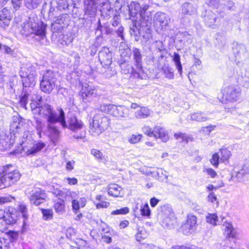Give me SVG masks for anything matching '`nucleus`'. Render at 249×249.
<instances>
[{
    "instance_id": "f257e3e1",
    "label": "nucleus",
    "mask_w": 249,
    "mask_h": 249,
    "mask_svg": "<svg viewBox=\"0 0 249 249\" xmlns=\"http://www.w3.org/2000/svg\"><path fill=\"white\" fill-rule=\"evenodd\" d=\"M37 102L31 104L33 113L34 114H38L40 117H43L47 120V128L49 135L53 142L57 141L59 136L60 131L55 125L59 123L63 127H67L65 120V113L62 109H60L58 113L54 111L48 104L41 106L42 97H37Z\"/></svg>"
},
{
    "instance_id": "f03ea898",
    "label": "nucleus",
    "mask_w": 249,
    "mask_h": 249,
    "mask_svg": "<svg viewBox=\"0 0 249 249\" xmlns=\"http://www.w3.org/2000/svg\"><path fill=\"white\" fill-rule=\"evenodd\" d=\"M152 1L148 0V4L141 5L139 21H135L130 28V33L135 36V40H139V36H142V41L145 43H150L152 40V15L150 12L147 11L149 4Z\"/></svg>"
},
{
    "instance_id": "7ed1b4c3",
    "label": "nucleus",
    "mask_w": 249,
    "mask_h": 249,
    "mask_svg": "<svg viewBox=\"0 0 249 249\" xmlns=\"http://www.w3.org/2000/svg\"><path fill=\"white\" fill-rule=\"evenodd\" d=\"M47 26L42 21L36 22L30 20L24 23L22 30L24 34H34L44 39L46 37Z\"/></svg>"
},
{
    "instance_id": "20e7f679",
    "label": "nucleus",
    "mask_w": 249,
    "mask_h": 249,
    "mask_svg": "<svg viewBox=\"0 0 249 249\" xmlns=\"http://www.w3.org/2000/svg\"><path fill=\"white\" fill-rule=\"evenodd\" d=\"M57 74L53 71L48 70L43 74L40 81L41 90L46 93H50L56 87Z\"/></svg>"
},
{
    "instance_id": "39448f33",
    "label": "nucleus",
    "mask_w": 249,
    "mask_h": 249,
    "mask_svg": "<svg viewBox=\"0 0 249 249\" xmlns=\"http://www.w3.org/2000/svg\"><path fill=\"white\" fill-rule=\"evenodd\" d=\"M9 166H4L6 169L2 176L0 177V189L9 187L17 183L19 179L21 174L18 170L10 171Z\"/></svg>"
},
{
    "instance_id": "423d86ee",
    "label": "nucleus",
    "mask_w": 249,
    "mask_h": 249,
    "mask_svg": "<svg viewBox=\"0 0 249 249\" xmlns=\"http://www.w3.org/2000/svg\"><path fill=\"white\" fill-rule=\"evenodd\" d=\"M36 68L31 64H27L25 67H22L20 75L22 78L23 87L32 89L35 84V77L36 76Z\"/></svg>"
},
{
    "instance_id": "0eeeda50",
    "label": "nucleus",
    "mask_w": 249,
    "mask_h": 249,
    "mask_svg": "<svg viewBox=\"0 0 249 249\" xmlns=\"http://www.w3.org/2000/svg\"><path fill=\"white\" fill-rule=\"evenodd\" d=\"M108 125V119L102 114H96L90 124L89 132L93 136H98L106 129Z\"/></svg>"
},
{
    "instance_id": "6e6552de",
    "label": "nucleus",
    "mask_w": 249,
    "mask_h": 249,
    "mask_svg": "<svg viewBox=\"0 0 249 249\" xmlns=\"http://www.w3.org/2000/svg\"><path fill=\"white\" fill-rule=\"evenodd\" d=\"M132 54L133 65L135 67V68L132 67V74L134 77L142 79L143 78L142 75L143 73V70L141 51L139 49L134 47L132 50Z\"/></svg>"
},
{
    "instance_id": "1a4fd4ad",
    "label": "nucleus",
    "mask_w": 249,
    "mask_h": 249,
    "mask_svg": "<svg viewBox=\"0 0 249 249\" xmlns=\"http://www.w3.org/2000/svg\"><path fill=\"white\" fill-rule=\"evenodd\" d=\"M161 225L164 228L171 229L176 223V219L171 207L168 205L161 207Z\"/></svg>"
},
{
    "instance_id": "9d476101",
    "label": "nucleus",
    "mask_w": 249,
    "mask_h": 249,
    "mask_svg": "<svg viewBox=\"0 0 249 249\" xmlns=\"http://www.w3.org/2000/svg\"><path fill=\"white\" fill-rule=\"evenodd\" d=\"M47 197L45 191L39 188L33 189L31 192L30 200L31 203L38 206L43 203Z\"/></svg>"
},
{
    "instance_id": "9b49d317",
    "label": "nucleus",
    "mask_w": 249,
    "mask_h": 249,
    "mask_svg": "<svg viewBox=\"0 0 249 249\" xmlns=\"http://www.w3.org/2000/svg\"><path fill=\"white\" fill-rule=\"evenodd\" d=\"M240 95V91L231 86L226 88L223 93V98L231 102L237 101L239 100Z\"/></svg>"
},
{
    "instance_id": "f8f14e48",
    "label": "nucleus",
    "mask_w": 249,
    "mask_h": 249,
    "mask_svg": "<svg viewBox=\"0 0 249 249\" xmlns=\"http://www.w3.org/2000/svg\"><path fill=\"white\" fill-rule=\"evenodd\" d=\"M99 61L105 69L109 68L112 62V54L107 47H103L98 54Z\"/></svg>"
},
{
    "instance_id": "ddd939ff",
    "label": "nucleus",
    "mask_w": 249,
    "mask_h": 249,
    "mask_svg": "<svg viewBox=\"0 0 249 249\" xmlns=\"http://www.w3.org/2000/svg\"><path fill=\"white\" fill-rule=\"evenodd\" d=\"M197 218L196 216L189 214L186 222L182 226V230L185 235H189L195 231L196 226Z\"/></svg>"
},
{
    "instance_id": "4468645a",
    "label": "nucleus",
    "mask_w": 249,
    "mask_h": 249,
    "mask_svg": "<svg viewBox=\"0 0 249 249\" xmlns=\"http://www.w3.org/2000/svg\"><path fill=\"white\" fill-rule=\"evenodd\" d=\"M196 7L191 2H186L184 3L181 6V12L179 13V17L181 22L186 15H194L196 14Z\"/></svg>"
},
{
    "instance_id": "2eb2a0df",
    "label": "nucleus",
    "mask_w": 249,
    "mask_h": 249,
    "mask_svg": "<svg viewBox=\"0 0 249 249\" xmlns=\"http://www.w3.org/2000/svg\"><path fill=\"white\" fill-rule=\"evenodd\" d=\"M232 51L235 55V60L238 62L245 60L248 56L247 49L243 44H235L232 48Z\"/></svg>"
},
{
    "instance_id": "dca6fc26",
    "label": "nucleus",
    "mask_w": 249,
    "mask_h": 249,
    "mask_svg": "<svg viewBox=\"0 0 249 249\" xmlns=\"http://www.w3.org/2000/svg\"><path fill=\"white\" fill-rule=\"evenodd\" d=\"M154 21L156 25H159L161 29H164L169 23L170 18L167 14L158 12L154 16Z\"/></svg>"
},
{
    "instance_id": "f3484780",
    "label": "nucleus",
    "mask_w": 249,
    "mask_h": 249,
    "mask_svg": "<svg viewBox=\"0 0 249 249\" xmlns=\"http://www.w3.org/2000/svg\"><path fill=\"white\" fill-rule=\"evenodd\" d=\"M130 114L129 109L124 106H115L112 115L119 118H125L129 117Z\"/></svg>"
},
{
    "instance_id": "a211bd4d",
    "label": "nucleus",
    "mask_w": 249,
    "mask_h": 249,
    "mask_svg": "<svg viewBox=\"0 0 249 249\" xmlns=\"http://www.w3.org/2000/svg\"><path fill=\"white\" fill-rule=\"evenodd\" d=\"M24 125L23 121L17 118H14L13 121L10 124V131L11 135H15L19 134L23 130Z\"/></svg>"
},
{
    "instance_id": "6ab92c4d",
    "label": "nucleus",
    "mask_w": 249,
    "mask_h": 249,
    "mask_svg": "<svg viewBox=\"0 0 249 249\" xmlns=\"http://www.w3.org/2000/svg\"><path fill=\"white\" fill-rule=\"evenodd\" d=\"M11 17L10 11L6 8L0 11V26L5 28L9 25Z\"/></svg>"
},
{
    "instance_id": "aec40b11",
    "label": "nucleus",
    "mask_w": 249,
    "mask_h": 249,
    "mask_svg": "<svg viewBox=\"0 0 249 249\" xmlns=\"http://www.w3.org/2000/svg\"><path fill=\"white\" fill-rule=\"evenodd\" d=\"M13 140L3 132L0 134V150L5 151L11 147Z\"/></svg>"
},
{
    "instance_id": "412c9836",
    "label": "nucleus",
    "mask_w": 249,
    "mask_h": 249,
    "mask_svg": "<svg viewBox=\"0 0 249 249\" xmlns=\"http://www.w3.org/2000/svg\"><path fill=\"white\" fill-rule=\"evenodd\" d=\"M204 21L205 24L209 27L214 28L217 25L218 21H217L216 15L213 12H208L204 17Z\"/></svg>"
},
{
    "instance_id": "4be33fe9",
    "label": "nucleus",
    "mask_w": 249,
    "mask_h": 249,
    "mask_svg": "<svg viewBox=\"0 0 249 249\" xmlns=\"http://www.w3.org/2000/svg\"><path fill=\"white\" fill-rule=\"evenodd\" d=\"M111 24L114 27H118L117 29H114V30L117 33L118 36L121 37L123 40H124V37L123 35L124 27L121 24L119 17L117 16L114 17L111 20Z\"/></svg>"
},
{
    "instance_id": "5701e85b",
    "label": "nucleus",
    "mask_w": 249,
    "mask_h": 249,
    "mask_svg": "<svg viewBox=\"0 0 249 249\" xmlns=\"http://www.w3.org/2000/svg\"><path fill=\"white\" fill-rule=\"evenodd\" d=\"M68 121L69 128L73 131H76L81 129L83 125V124L81 121L78 120L75 116L71 117Z\"/></svg>"
},
{
    "instance_id": "b1692460",
    "label": "nucleus",
    "mask_w": 249,
    "mask_h": 249,
    "mask_svg": "<svg viewBox=\"0 0 249 249\" xmlns=\"http://www.w3.org/2000/svg\"><path fill=\"white\" fill-rule=\"evenodd\" d=\"M46 146V144L43 142H39L33 145L30 149H28L25 152L28 156H33L41 151Z\"/></svg>"
},
{
    "instance_id": "393cba45",
    "label": "nucleus",
    "mask_w": 249,
    "mask_h": 249,
    "mask_svg": "<svg viewBox=\"0 0 249 249\" xmlns=\"http://www.w3.org/2000/svg\"><path fill=\"white\" fill-rule=\"evenodd\" d=\"M155 132L157 133L155 135V138H160L164 142H166L168 140L169 136L163 128L160 126H156L155 127Z\"/></svg>"
},
{
    "instance_id": "a878e982",
    "label": "nucleus",
    "mask_w": 249,
    "mask_h": 249,
    "mask_svg": "<svg viewBox=\"0 0 249 249\" xmlns=\"http://www.w3.org/2000/svg\"><path fill=\"white\" fill-rule=\"evenodd\" d=\"M122 187L116 184L110 185L108 188V194L114 197L122 196Z\"/></svg>"
},
{
    "instance_id": "bb28decb",
    "label": "nucleus",
    "mask_w": 249,
    "mask_h": 249,
    "mask_svg": "<svg viewBox=\"0 0 249 249\" xmlns=\"http://www.w3.org/2000/svg\"><path fill=\"white\" fill-rule=\"evenodd\" d=\"M190 119L197 122H205L209 119L207 114L201 111H197L190 115Z\"/></svg>"
},
{
    "instance_id": "cd10ccee",
    "label": "nucleus",
    "mask_w": 249,
    "mask_h": 249,
    "mask_svg": "<svg viewBox=\"0 0 249 249\" xmlns=\"http://www.w3.org/2000/svg\"><path fill=\"white\" fill-rule=\"evenodd\" d=\"M151 113V110L147 107H141L140 109L135 112V116L137 119H146L150 116Z\"/></svg>"
},
{
    "instance_id": "c85d7f7f",
    "label": "nucleus",
    "mask_w": 249,
    "mask_h": 249,
    "mask_svg": "<svg viewBox=\"0 0 249 249\" xmlns=\"http://www.w3.org/2000/svg\"><path fill=\"white\" fill-rule=\"evenodd\" d=\"M33 89V88L32 89H30L29 87H23V94L20 98L19 104L22 107L25 109L27 108L26 104L27 103V100L29 95V92H31Z\"/></svg>"
},
{
    "instance_id": "c756f323",
    "label": "nucleus",
    "mask_w": 249,
    "mask_h": 249,
    "mask_svg": "<svg viewBox=\"0 0 249 249\" xmlns=\"http://www.w3.org/2000/svg\"><path fill=\"white\" fill-rule=\"evenodd\" d=\"M95 89L88 84L83 86L81 89V94L83 98L92 96L94 94Z\"/></svg>"
},
{
    "instance_id": "7c9ffc66",
    "label": "nucleus",
    "mask_w": 249,
    "mask_h": 249,
    "mask_svg": "<svg viewBox=\"0 0 249 249\" xmlns=\"http://www.w3.org/2000/svg\"><path fill=\"white\" fill-rule=\"evenodd\" d=\"M236 176L239 178H248L249 177V163L245 164L242 168L237 172Z\"/></svg>"
},
{
    "instance_id": "2f4dec72",
    "label": "nucleus",
    "mask_w": 249,
    "mask_h": 249,
    "mask_svg": "<svg viewBox=\"0 0 249 249\" xmlns=\"http://www.w3.org/2000/svg\"><path fill=\"white\" fill-rule=\"evenodd\" d=\"M129 10L131 16H134L138 14L140 16L141 5L138 2H131L129 6Z\"/></svg>"
},
{
    "instance_id": "473e14b6",
    "label": "nucleus",
    "mask_w": 249,
    "mask_h": 249,
    "mask_svg": "<svg viewBox=\"0 0 249 249\" xmlns=\"http://www.w3.org/2000/svg\"><path fill=\"white\" fill-rule=\"evenodd\" d=\"M137 232L136 234V239L140 242L142 240L145 239L148 236V233L143 227L137 226Z\"/></svg>"
},
{
    "instance_id": "72a5a7b5",
    "label": "nucleus",
    "mask_w": 249,
    "mask_h": 249,
    "mask_svg": "<svg viewBox=\"0 0 249 249\" xmlns=\"http://www.w3.org/2000/svg\"><path fill=\"white\" fill-rule=\"evenodd\" d=\"M3 220L6 224L11 225L17 221V217L15 214L9 213H6L2 217Z\"/></svg>"
},
{
    "instance_id": "f704fd0d",
    "label": "nucleus",
    "mask_w": 249,
    "mask_h": 249,
    "mask_svg": "<svg viewBox=\"0 0 249 249\" xmlns=\"http://www.w3.org/2000/svg\"><path fill=\"white\" fill-rule=\"evenodd\" d=\"M53 208L56 213L59 214H63L65 213V205L64 200H60L55 202Z\"/></svg>"
},
{
    "instance_id": "c9c22d12",
    "label": "nucleus",
    "mask_w": 249,
    "mask_h": 249,
    "mask_svg": "<svg viewBox=\"0 0 249 249\" xmlns=\"http://www.w3.org/2000/svg\"><path fill=\"white\" fill-rule=\"evenodd\" d=\"M162 71L165 75V77L170 79H173L174 78V71L172 68L168 65H164L162 69Z\"/></svg>"
},
{
    "instance_id": "e433bc0d",
    "label": "nucleus",
    "mask_w": 249,
    "mask_h": 249,
    "mask_svg": "<svg viewBox=\"0 0 249 249\" xmlns=\"http://www.w3.org/2000/svg\"><path fill=\"white\" fill-rule=\"evenodd\" d=\"M114 107V105L104 104L100 105L98 107V110L112 115Z\"/></svg>"
},
{
    "instance_id": "4c0bfd02",
    "label": "nucleus",
    "mask_w": 249,
    "mask_h": 249,
    "mask_svg": "<svg viewBox=\"0 0 249 249\" xmlns=\"http://www.w3.org/2000/svg\"><path fill=\"white\" fill-rule=\"evenodd\" d=\"M173 59L178 72L179 73L180 75H181L182 72V68L180 62V55L178 53H174Z\"/></svg>"
},
{
    "instance_id": "58836bf2",
    "label": "nucleus",
    "mask_w": 249,
    "mask_h": 249,
    "mask_svg": "<svg viewBox=\"0 0 249 249\" xmlns=\"http://www.w3.org/2000/svg\"><path fill=\"white\" fill-rule=\"evenodd\" d=\"M225 233L228 237L235 238L236 232L231 224L227 223L225 225Z\"/></svg>"
},
{
    "instance_id": "ea45409f",
    "label": "nucleus",
    "mask_w": 249,
    "mask_h": 249,
    "mask_svg": "<svg viewBox=\"0 0 249 249\" xmlns=\"http://www.w3.org/2000/svg\"><path fill=\"white\" fill-rule=\"evenodd\" d=\"M104 32H105L107 34L110 33V29L107 28L106 27H103L101 24L100 20L99 19L98 25L96 28L95 34L98 36H101Z\"/></svg>"
},
{
    "instance_id": "a19ab883",
    "label": "nucleus",
    "mask_w": 249,
    "mask_h": 249,
    "mask_svg": "<svg viewBox=\"0 0 249 249\" xmlns=\"http://www.w3.org/2000/svg\"><path fill=\"white\" fill-rule=\"evenodd\" d=\"M57 196L58 199L60 200H69V195H70V191L64 189L63 190H58L57 191Z\"/></svg>"
},
{
    "instance_id": "79ce46f5",
    "label": "nucleus",
    "mask_w": 249,
    "mask_h": 249,
    "mask_svg": "<svg viewBox=\"0 0 249 249\" xmlns=\"http://www.w3.org/2000/svg\"><path fill=\"white\" fill-rule=\"evenodd\" d=\"M42 0H25V6L29 9H33L37 7Z\"/></svg>"
},
{
    "instance_id": "37998d69",
    "label": "nucleus",
    "mask_w": 249,
    "mask_h": 249,
    "mask_svg": "<svg viewBox=\"0 0 249 249\" xmlns=\"http://www.w3.org/2000/svg\"><path fill=\"white\" fill-rule=\"evenodd\" d=\"M9 54L12 56H14V52L8 46L2 44L0 42V53Z\"/></svg>"
},
{
    "instance_id": "c03bdc74",
    "label": "nucleus",
    "mask_w": 249,
    "mask_h": 249,
    "mask_svg": "<svg viewBox=\"0 0 249 249\" xmlns=\"http://www.w3.org/2000/svg\"><path fill=\"white\" fill-rule=\"evenodd\" d=\"M221 158L220 160L222 162H226L228 161L230 156H231V151L227 149H221L220 150Z\"/></svg>"
},
{
    "instance_id": "a18cd8bd",
    "label": "nucleus",
    "mask_w": 249,
    "mask_h": 249,
    "mask_svg": "<svg viewBox=\"0 0 249 249\" xmlns=\"http://www.w3.org/2000/svg\"><path fill=\"white\" fill-rule=\"evenodd\" d=\"M174 137L176 139H181L182 142H184L186 143L188 142L189 141L192 140V138L190 137L186 133H175Z\"/></svg>"
},
{
    "instance_id": "49530a36",
    "label": "nucleus",
    "mask_w": 249,
    "mask_h": 249,
    "mask_svg": "<svg viewBox=\"0 0 249 249\" xmlns=\"http://www.w3.org/2000/svg\"><path fill=\"white\" fill-rule=\"evenodd\" d=\"M43 217L44 220H49L53 218V212L52 209H41Z\"/></svg>"
},
{
    "instance_id": "de8ad7c7",
    "label": "nucleus",
    "mask_w": 249,
    "mask_h": 249,
    "mask_svg": "<svg viewBox=\"0 0 249 249\" xmlns=\"http://www.w3.org/2000/svg\"><path fill=\"white\" fill-rule=\"evenodd\" d=\"M142 131L143 133L150 137H154L156 133L155 132V127L153 130L149 126H144L142 127Z\"/></svg>"
},
{
    "instance_id": "09e8293b",
    "label": "nucleus",
    "mask_w": 249,
    "mask_h": 249,
    "mask_svg": "<svg viewBox=\"0 0 249 249\" xmlns=\"http://www.w3.org/2000/svg\"><path fill=\"white\" fill-rule=\"evenodd\" d=\"M129 212V209L128 207H125L120 209H117L114 211H113L111 214L112 215H119V214H126L128 213Z\"/></svg>"
},
{
    "instance_id": "8fccbe9b",
    "label": "nucleus",
    "mask_w": 249,
    "mask_h": 249,
    "mask_svg": "<svg viewBox=\"0 0 249 249\" xmlns=\"http://www.w3.org/2000/svg\"><path fill=\"white\" fill-rule=\"evenodd\" d=\"M18 210L21 213L22 215L24 218V223H25V220L27 219L28 217L26 206L24 204L19 205Z\"/></svg>"
},
{
    "instance_id": "3c124183",
    "label": "nucleus",
    "mask_w": 249,
    "mask_h": 249,
    "mask_svg": "<svg viewBox=\"0 0 249 249\" xmlns=\"http://www.w3.org/2000/svg\"><path fill=\"white\" fill-rule=\"evenodd\" d=\"M142 138V135L140 134H132L128 139V142L131 143H136L140 141Z\"/></svg>"
},
{
    "instance_id": "603ef678",
    "label": "nucleus",
    "mask_w": 249,
    "mask_h": 249,
    "mask_svg": "<svg viewBox=\"0 0 249 249\" xmlns=\"http://www.w3.org/2000/svg\"><path fill=\"white\" fill-rule=\"evenodd\" d=\"M206 221L208 223L212 224L213 225H216V221H217V216L214 214H209L206 217Z\"/></svg>"
},
{
    "instance_id": "864d4df0",
    "label": "nucleus",
    "mask_w": 249,
    "mask_h": 249,
    "mask_svg": "<svg viewBox=\"0 0 249 249\" xmlns=\"http://www.w3.org/2000/svg\"><path fill=\"white\" fill-rule=\"evenodd\" d=\"M141 213L143 216H149L150 215V210L148 204H145L143 206H141Z\"/></svg>"
},
{
    "instance_id": "5fc2aeb1",
    "label": "nucleus",
    "mask_w": 249,
    "mask_h": 249,
    "mask_svg": "<svg viewBox=\"0 0 249 249\" xmlns=\"http://www.w3.org/2000/svg\"><path fill=\"white\" fill-rule=\"evenodd\" d=\"M57 3L60 10H65L68 7L67 0H57Z\"/></svg>"
},
{
    "instance_id": "6e6d98bb",
    "label": "nucleus",
    "mask_w": 249,
    "mask_h": 249,
    "mask_svg": "<svg viewBox=\"0 0 249 249\" xmlns=\"http://www.w3.org/2000/svg\"><path fill=\"white\" fill-rule=\"evenodd\" d=\"M219 156L218 154L215 153L212 156V158L211 160V162L215 167H217L219 164Z\"/></svg>"
},
{
    "instance_id": "4d7b16f0",
    "label": "nucleus",
    "mask_w": 249,
    "mask_h": 249,
    "mask_svg": "<svg viewBox=\"0 0 249 249\" xmlns=\"http://www.w3.org/2000/svg\"><path fill=\"white\" fill-rule=\"evenodd\" d=\"M208 200L212 203L216 202L217 205H218V201L216 195L213 192H211L208 196Z\"/></svg>"
},
{
    "instance_id": "13d9d810",
    "label": "nucleus",
    "mask_w": 249,
    "mask_h": 249,
    "mask_svg": "<svg viewBox=\"0 0 249 249\" xmlns=\"http://www.w3.org/2000/svg\"><path fill=\"white\" fill-rule=\"evenodd\" d=\"M14 197L10 196H0V205H3L5 203L11 202Z\"/></svg>"
},
{
    "instance_id": "bf43d9fd",
    "label": "nucleus",
    "mask_w": 249,
    "mask_h": 249,
    "mask_svg": "<svg viewBox=\"0 0 249 249\" xmlns=\"http://www.w3.org/2000/svg\"><path fill=\"white\" fill-rule=\"evenodd\" d=\"M205 2L210 6H213L215 8H218L219 4L218 0H206Z\"/></svg>"
},
{
    "instance_id": "052dcab7",
    "label": "nucleus",
    "mask_w": 249,
    "mask_h": 249,
    "mask_svg": "<svg viewBox=\"0 0 249 249\" xmlns=\"http://www.w3.org/2000/svg\"><path fill=\"white\" fill-rule=\"evenodd\" d=\"M91 154L97 159H103V154L99 150L93 149L91 151Z\"/></svg>"
},
{
    "instance_id": "680f3d73",
    "label": "nucleus",
    "mask_w": 249,
    "mask_h": 249,
    "mask_svg": "<svg viewBox=\"0 0 249 249\" xmlns=\"http://www.w3.org/2000/svg\"><path fill=\"white\" fill-rule=\"evenodd\" d=\"M191 208L193 210L198 212L199 213H201L203 212V210L201 208V207L197 205L196 203H192L191 204Z\"/></svg>"
},
{
    "instance_id": "e2e57ef3",
    "label": "nucleus",
    "mask_w": 249,
    "mask_h": 249,
    "mask_svg": "<svg viewBox=\"0 0 249 249\" xmlns=\"http://www.w3.org/2000/svg\"><path fill=\"white\" fill-rule=\"evenodd\" d=\"M79 202L76 199H73L72 201V207L73 211H75V213L79 210L80 207Z\"/></svg>"
},
{
    "instance_id": "0e129e2a",
    "label": "nucleus",
    "mask_w": 249,
    "mask_h": 249,
    "mask_svg": "<svg viewBox=\"0 0 249 249\" xmlns=\"http://www.w3.org/2000/svg\"><path fill=\"white\" fill-rule=\"evenodd\" d=\"M65 16L64 15H61L57 17L56 18L54 23L61 25L62 23H63L65 20Z\"/></svg>"
},
{
    "instance_id": "69168bd1",
    "label": "nucleus",
    "mask_w": 249,
    "mask_h": 249,
    "mask_svg": "<svg viewBox=\"0 0 249 249\" xmlns=\"http://www.w3.org/2000/svg\"><path fill=\"white\" fill-rule=\"evenodd\" d=\"M109 203L107 201H102L101 202L96 204V207L98 209L101 208H107L109 206Z\"/></svg>"
},
{
    "instance_id": "338daca9",
    "label": "nucleus",
    "mask_w": 249,
    "mask_h": 249,
    "mask_svg": "<svg viewBox=\"0 0 249 249\" xmlns=\"http://www.w3.org/2000/svg\"><path fill=\"white\" fill-rule=\"evenodd\" d=\"M22 139L25 142H26L27 141H31L32 140V137L29 133V132L26 131L23 133Z\"/></svg>"
},
{
    "instance_id": "774afa93",
    "label": "nucleus",
    "mask_w": 249,
    "mask_h": 249,
    "mask_svg": "<svg viewBox=\"0 0 249 249\" xmlns=\"http://www.w3.org/2000/svg\"><path fill=\"white\" fill-rule=\"evenodd\" d=\"M22 0H12V2L14 8L16 10L19 8L22 3Z\"/></svg>"
}]
</instances>
